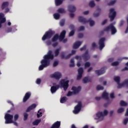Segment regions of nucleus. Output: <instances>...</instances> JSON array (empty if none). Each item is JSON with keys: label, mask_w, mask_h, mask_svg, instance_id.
I'll list each match as a JSON object with an SVG mask.
<instances>
[{"label": "nucleus", "mask_w": 128, "mask_h": 128, "mask_svg": "<svg viewBox=\"0 0 128 128\" xmlns=\"http://www.w3.org/2000/svg\"><path fill=\"white\" fill-rule=\"evenodd\" d=\"M54 56L52 54V50H49L47 54L44 56V59L40 62L41 65L40 66L39 70H42L44 68H48L50 66V60H54Z\"/></svg>", "instance_id": "obj_1"}, {"label": "nucleus", "mask_w": 128, "mask_h": 128, "mask_svg": "<svg viewBox=\"0 0 128 128\" xmlns=\"http://www.w3.org/2000/svg\"><path fill=\"white\" fill-rule=\"evenodd\" d=\"M66 30H63L60 36L58 34H56L54 38H52V42H56V40H58V39L59 38V40L60 42H68V39L64 38V37L66 36Z\"/></svg>", "instance_id": "obj_2"}, {"label": "nucleus", "mask_w": 128, "mask_h": 128, "mask_svg": "<svg viewBox=\"0 0 128 128\" xmlns=\"http://www.w3.org/2000/svg\"><path fill=\"white\" fill-rule=\"evenodd\" d=\"M108 110H104L103 113L102 112H99L96 114V118L95 120H98V122H102L104 120V116H108Z\"/></svg>", "instance_id": "obj_3"}, {"label": "nucleus", "mask_w": 128, "mask_h": 128, "mask_svg": "<svg viewBox=\"0 0 128 128\" xmlns=\"http://www.w3.org/2000/svg\"><path fill=\"white\" fill-rule=\"evenodd\" d=\"M4 118L6 120L5 124H8L13 123L14 126H17L18 123H16V122H14V121H12V118H14V116L10 114H5Z\"/></svg>", "instance_id": "obj_4"}, {"label": "nucleus", "mask_w": 128, "mask_h": 128, "mask_svg": "<svg viewBox=\"0 0 128 128\" xmlns=\"http://www.w3.org/2000/svg\"><path fill=\"white\" fill-rule=\"evenodd\" d=\"M72 92L69 91L66 94L67 96H72L74 94H78V92H80L82 88H80V86H78V88L73 86L72 87Z\"/></svg>", "instance_id": "obj_5"}, {"label": "nucleus", "mask_w": 128, "mask_h": 128, "mask_svg": "<svg viewBox=\"0 0 128 128\" xmlns=\"http://www.w3.org/2000/svg\"><path fill=\"white\" fill-rule=\"evenodd\" d=\"M68 82H70V80L66 79H63L60 82L59 84L66 91L68 90Z\"/></svg>", "instance_id": "obj_6"}, {"label": "nucleus", "mask_w": 128, "mask_h": 128, "mask_svg": "<svg viewBox=\"0 0 128 128\" xmlns=\"http://www.w3.org/2000/svg\"><path fill=\"white\" fill-rule=\"evenodd\" d=\"M104 30L105 32H110V30H111V34H116V27L114 26V24H110L108 26H107Z\"/></svg>", "instance_id": "obj_7"}, {"label": "nucleus", "mask_w": 128, "mask_h": 128, "mask_svg": "<svg viewBox=\"0 0 128 128\" xmlns=\"http://www.w3.org/2000/svg\"><path fill=\"white\" fill-rule=\"evenodd\" d=\"M116 12L114 9L113 8H110V10L109 18L111 22H112V20H114V18H116Z\"/></svg>", "instance_id": "obj_8"}, {"label": "nucleus", "mask_w": 128, "mask_h": 128, "mask_svg": "<svg viewBox=\"0 0 128 128\" xmlns=\"http://www.w3.org/2000/svg\"><path fill=\"white\" fill-rule=\"evenodd\" d=\"M54 32H52V31L46 32L42 38V40H48V38H50L52 36Z\"/></svg>", "instance_id": "obj_9"}, {"label": "nucleus", "mask_w": 128, "mask_h": 128, "mask_svg": "<svg viewBox=\"0 0 128 128\" xmlns=\"http://www.w3.org/2000/svg\"><path fill=\"white\" fill-rule=\"evenodd\" d=\"M82 108V102H78V104L75 106L74 110H73L74 114H77L80 112V109Z\"/></svg>", "instance_id": "obj_10"}, {"label": "nucleus", "mask_w": 128, "mask_h": 128, "mask_svg": "<svg viewBox=\"0 0 128 128\" xmlns=\"http://www.w3.org/2000/svg\"><path fill=\"white\" fill-rule=\"evenodd\" d=\"M50 77L52 78H56V80H60V78H62V73L58 72H55L50 75Z\"/></svg>", "instance_id": "obj_11"}, {"label": "nucleus", "mask_w": 128, "mask_h": 128, "mask_svg": "<svg viewBox=\"0 0 128 128\" xmlns=\"http://www.w3.org/2000/svg\"><path fill=\"white\" fill-rule=\"evenodd\" d=\"M104 40H106L104 38H101L99 40L98 45L100 50H102L104 48Z\"/></svg>", "instance_id": "obj_12"}, {"label": "nucleus", "mask_w": 128, "mask_h": 128, "mask_svg": "<svg viewBox=\"0 0 128 128\" xmlns=\"http://www.w3.org/2000/svg\"><path fill=\"white\" fill-rule=\"evenodd\" d=\"M76 51L74 50H72V54H68V56H64V52H62L61 53V58H70L71 56H72L73 54H76Z\"/></svg>", "instance_id": "obj_13"}, {"label": "nucleus", "mask_w": 128, "mask_h": 128, "mask_svg": "<svg viewBox=\"0 0 128 128\" xmlns=\"http://www.w3.org/2000/svg\"><path fill=\"white\" fill-rule=\"evenodd\" d=\"M106 68L104 67L102 68L100 70H96L95 71V73L98 76H100L102 74H104L106 72Z\"/></svg>", "instance_id": "obj_14"}, {"label": "nucleus", "mask_w": 128, "mask_h": 128, "mask_svg": "<svg viewBox=\"0 0 128 128\" xmlns=\"http://www.w3.org/2000/svg\"><path fill=\"white\" fill-rule=\"evenodd\" d=\"M114 80L118 84V88H122V84H120V77L118 76H116L114 77Z\"/></svg>", "instance_id": "obj_15"}, {"label": "nucleus", "mask_w": 128, "mask_h": 128, "mask_svg": "<svg viewBox=\"0 0 128 128\" xmlns=\"http://www.w3.org/2000/svg\"><path fill=\"white\" fill-rule=\"evenodd\" d=\"M8 2H4L2 4V10H4V8H5V12H8L10 11V9L8 8Z\"/></svg>", "instance_id": "obj_16"}, {"label": "nucleus", "mask_w": 128, "mask_h": 128, "mask_svg": "<svg viewBox=\"0 0 128 128\" xmlns=\"http://www.w3.org/2000/svg\"><path fill=\"white\" fill-rule=\"evenodd\" d=\"M84 72V68H80L78 69V76L77 80H79L82 78V73Z\"/></svg>", "instance_id": "obj_17"}, {"label": "nucleus", "mask_w": 128, "mask_h": 128, "mask_svg": "<svg viewBox=\"0 0 128 128\" xmlns=\"http://www.w3.org/2000/svg\"><path fill=\"white\" fill-rule=\"evenodd\" d=\"M6 18H4V14L0 13V28H2V24L6 22Z\"/></svg>", "instance_id": "obj_18"}, {"label": "nucleus", "mask_w": 128, "mask_h": 128, "mask_svg": "<svg viewBox=\"0 0 128 128\" xmlns=\"http://www.w3.org/2000/svg\"><path fill=\"white\" fill-rule=\"evenodd\" d=\"M78 21L82 24H86V22H88L86 19L82 16H79L78 17Z\"/></svg>", "instance_id": "obj_19"}, {"label": "nucleus", "mask_w": 128, "mask_h": 128, "mask_svg": "<svg viewBox=\"0 0 128 128\" xmlns=\"http://www.w3.org/2000/svg\"><path fill=\"white\" fill-rule=\"evenodd\" d=\"M82 42L80 41L75 42L73 44V48H80V46L82 45Z\"/></svg>", "instance_id": "obj_20"}, {"label": "nucleus", "mask_w": 128, "mask_h": 128, "mask_svg": "<svg viewBox=\"0 0 128 128\" xmlns=\"http://www.w3.org/2000/svg\"><path fill=\"white\" fill-rule=\"evenodd\" d=\"M82 58L84 60H90V56L88 54V51L86 50L85 54L83 55Z\"/></svg>", "instance_id": "obj_21"}, {"label": "nucleus", "mask_w": 128, "mask_h": 128, "mask_svg": "<svg viewBox=\"0 0 128 128\" xmlns=\"http://www.w3.org/2000/svg\"><path fill=\"white\" fill-rule=\"evenodd\" d=\"M32 94L30 92H28L26 94L24 98H23V102H26L30 98Z\"/></svg>", "instance_id": "obj_22"}, {"label": "nucleus", "mask_w": 128, "mask_h": 128, "mask_svg": "<svg viewBox=\"0 0 128 128\" xmlns=\"http://www.w3.org/2000/svg\"><path fill=\"white\" fill-rule=\"evenodd\" d=\"M59 88L60 85H56V86H52L50 89L52 94H54V92H56L58 90Z\"/></svg>", "instance_id": "obj_23"}, {"label": "nucleus", "mask_w": 128, "mask_h": 128, "mask_svg": "<svg viewBox=\"0 0 128 128\" xmlns=\"http://www.w3.org/2000/svg\"><path fill=\"white\" fill-rule=\"evenodd\" d=\"M70 28H72V31L69 33V36H72L74 34V25H70Z\"/></svg>", "instance_id": "obj_24"}, {"label": "nucleus", "mask_w": 128, "mask_h": 128, "mask_svg": "<svg viewBox=\"0 0 128 128\" xmlns=\"http://www.w3.org/2000/svg\"><path fill=\"white\" fill-rule=\"evenodd\" d=\"M68 10L70 12H76V6H74L70 5L68 6Z\"/></svg>", "instance_id": "obj_25"}, {"label": "nucleus", "mask_w": 128, "mask_h": 128, "mask_svg": "<svg viewBox=\"0 0 128 128\" xmlns=\"http://www.w3.org/2000/svg\"><path fill=\"white\" fill-rule=\"evenodd\" d=\"M36 108V104H34L27 108L26 112H30L32 110H34V108Z\"/></svg>", "instance_id": "obj_26"}, {"label": "nucleus", "mask_w": 128, "mask_h": 128, "mask_svg": "<svg viewBox=\"0 0 128 128\" xmlns=\"http://www.w3.org/2000/svg\"><path fill=\"white\" fill-rule=\"evenodd\" d=\"M102 98L105 100H108V93L104 91L102 94Z\"/></svg>", "instance_id": "obj_27"}, {"label": "nucleus", "mask_w": 128, "mask_h": 128, "mask_svg": "<svg viewBox=\"0 0 128 128\" xmlns=\"http://www.w3.org/2000/svg\"><path fill=\"white\" fill-rule=\"evenodd\" d=\"M120 86L121 88H122V86H126V88H128V80H125L124 82L121 84Z\"/></svg>", "instance_id": "obj_28"}, {"label": "nucleus", "mask_w": 128, "mask_h": 128, "mask_svg": "<svg viewBox=\"0 0 128 128\" xmlns=\"http://www.w3.org/2000/svg\"><path fill=\"white\" fill-rule=\"evenodd\" d=\"M96 12H95L94 13L93 16L94 18H97V16H100V9L98 8Z\"/></svg>", "instance_id": "obj_29"}, {"label": "nucleus", "mask_w": 128, "mask_h": 128, "mask_svg": "<svg viewBox=\"0 0 128 128\" xmlns=\"http://www.w3.org/2000/svg\"><path fill=\"white\" fill-rule=\"evenodd\" d=\"M82 82L84 84H88L90 82V78L88 77H85L83 78Z\"/></svg>", "instance_id": "obj_30"}, {"label": "nucleus", "mask_w": 128, "mask_h": 128, "mask_svg": "<svg viewBox=\"0 0 128 128\" xmlns=\"http://www.w3.org/2000/svg\"><path fill=\"white\" fill-rule=\"evenodd\" d=\"M53 16L55 20H60V13H55L53 14Z\"/></svg>", "instance_id": "obj_31"}, {"label": "nucleus", "mask_w": 128, "mask_h": 128, "mask_svg": "<svg viewBox=\"0 0 128 128\" xmlns=\"http://www.w3.org/2000/svg\"><path fill=\"white\" fill-rule=\"evenodd\" d=\"M120 106H128V102L124 100H122L120 102Z\"/></svg>", "instance_id": "obj_32"}, {"label": "nucleus", "mask_w": 128, "mask_h": 128, "mask_svg": "<svg viewBox=\"0 0 128 128\" xmlns=\"http://www.w3.org/2000/svg\"><path fill=\"white\" fill-rule=\"evenodd\" d=\"M42 122V120H36L34 122H33L34 126H38L40 122Z\"/></svg>", "instance_id": "obj_33"}, {"label": "nucleus", "mask_w": 128, "mask_h": 128, "mask_svg": "<svg viewBox=\"0 0 128 128\" xmlns=\"http://www.w3.org/2000/svg\"><path fill=\"white\" fill-rule=\"evenodd\" d=\"M58 14H64L66 11L64 10V9L62 8H60L58 10Z\"/></svg>", "instance_id": "obj_34"}, {"label": "nucleus", "mask_w": 128, "mask_h": 128, "mask_svg": "<svg viewBox=\"0 0 128 128\" xmlns=\"http://www.w3.org/2000/svg\"><path fill=\"white\" fill-rule=\"evenodd\" d=\"M68 98H66V97H63L60 99V102H61V104H64V102H66Z\"/></svg>", "instance_id": "obj_35"}, {"label": "nucleus", "mask_w": 128, "mask_h": 128, "mask_svg": "<svg viewBox=\"0 0 128 128\" xmlns=\"http://www.w3.org/2000/svg\"><path fill=\"white\" fill-rule=\"evenodd\" d=\"M70 66V67L74 66V58L71 59Z\"/></svg>", "instance_id": "obj_36"}, {"label": "nucleus", "mask_w": 128, "mask_h": 128, "mask_svg": "<svg viewBox=\"0 0 128 128\" xmlns=\"http://www.w3.org/2000/svg\"><path fill=\"white\" fill-rule=\"evenodd\" d=\"M60 48L56 49L54 51L55 56H58V54H60Z\"/></svg>", "instance_id": "obj_37"}, {"label": "nucleus", "mask_w": 128, "mask_h": 128, "mask_svg": "<svg viewBox=\"0 0 128 128\" xmlns=\"http://www.w3.org/2000/svg\"><path fill=\"white\" fill-rule=\"evenodd\" d=\"M88 22L90 26H94V21L92 20V19H90Z\"/></svg>", "instance_id": "obj_38"}, {"label": "nucleus", "mask_w": 128, "mask_h": 128, "mask_svg": "<svg viewBox=\"0 0 128 128\" xmlns=\"http://www.w3.org/2000/svg\"><path fill=\"white\" fill-rule=\"evenodd\" d=\"M89 6H90L91 8H94V6H96V4H94V1H90L89 2Z\"/></svg>", "instance_id": "obj_39"}, {"label": "nucleus", "mask_w": 128, "mask_h": 128, "mask_svg": "<svg viewBox=\"0 0 128 128\" xmlns=\"http://www.w3.org/2000/svg\"><path fill=\"white\" fill-rule=\"evenodd\" d=\"M124 112V108H121L118 109V114H122V112Z\"/></svg>", "instance_id": "obj_40"}, {"label": "nucleus", "mask_w": 128, "mask_h": 128, "mask_svg": "<svg viewBox=\"0 0 128 128\" xmlns=\"http://www.w3.org/2000/svg\"><path fill=\"white\" fill-rule=\"evenodd\" d=\"M40 116H42V112H40V110L37 114V118H40Z\"/></svg>", "instance_id": "obj_41"}, {"label": "nucleus", "mask_w": 128, "mask_h": 128, "mask_svg": "<svg viewBox=\"0 0 128 128\" xmlns=\"http://www.w3.org/2000/svg\"><path fill=\"white\" fill-rule=\"evenodd\" d=\"M96 90H104V86L100 85H98L96 87Z\"/></svg>", "instance_id": "obj_42"}, {"label": "nucleus", "mask_w": 128, "mask_h": 128, "mask_svg": "<svg viewBox=\"0 0 128 128\" xmlns=\"http://www.w3.org/2000/svg\"><path fill=\"white\" fill-rule=\"evenodd\" d=\"M90 66V62H86L84 64V68H89Z\"/></svg>", "instance_id": "obj_43"}, {"label": "nucleus", "mask_w": 128, "mask_h": 128, "mask_svg": "<svg viewBox=\"0 0 128 128\" xmlns=\"http://www.w3.org/2000/svg\"><path fill=\"white\" fill-rule=\"evenodd\" d=\"M119 64H120V62H115L112 64V66H118Z\"/></svg>", "instance_id": "obj_44"}, {"label": "nucleus", "mask_w": 128, "mask_h": 128, "mask_svg": "<svg viewBox=\"0 0 128 128\" xmlns=\"http://www.w3.org/2000/svg\"><path fill=\"white\" fill-rule=\"evenodd\" d=\"M6 32H12V28H6Z\"/></svg>", "instance_id": "obj_45"}, {"label": "nucleus", "mask_w": 128, "mask_h": 128, "mask_svg": "<svg viewBox=\"0 0 128 128\" xmlns=\"http://www.w3.org/2000/svg\"><path fill=\"white\" fill-rule=\"evenodd\" d=\"M24 120H28V114H26V113H24Z\"/></svg>", "instance_id": "obj_46"}, {"label": "nucleus", "mask_w": 128, "mask_h": 128, "mask_svg": "<svg viewBox=\"0 0 128 128\" xmlns=\"http://www.w3.org/2000/svg\"><path fill=\"white\" fill-rule=\"evenodd\" d=\"M78 32H82V30H84V26H80L78 29Z\"/></svg>", "instance_id": "obj_47"}, {"label": "nucleus", "mask_w": 128, "mask_h": 128, "mask_svg": "<svg viewBox=\"0 0 128 128\" xmlns=\"http://www.w3.org/2000/svg\"><path fill=\"white\" fill-rule=\"evenodd\" d=\"M60 26H63L64 25V20H62L60 21Z\"/></svg>", "instance_id": "obj_48"}, {"label": "nucleus", "mask_w": 128, "mask_h": 128, "mask_svg": "<svg viewBox=\"0 0 128 128\" xmlns=\"http://www.w3.org/2000/svg\"><path fill=\"white\" fill-rule=\"evenodd\" d=\"M40 82H42V80H40V78H38L36 80V84H40Z\"/></svg>", "instance_id": "obj_49"}, {"label": "nucleus", "mask_w": 128, "mask_h": 128, "mask_svg": "<svg viewBox=\"0 0 128 128\" xmlns=\"http://www.w3.org/2000/svg\"><path fill=\"white\" fill-rule=\"evenodd\" d=\"M75 58L77 60H82V57L80 56H76Z\"/></svg>", "instance_id": "obj_50"}, {"label": "nucleus", "mask_w": 128, "mask_h": 128, "mask_svg": "<svg viewBox=\"0 0 128 128\" xmlns=\"http://www.w3.org/2000/svg\"><path fill=\"white\" fill-rule=\"evenodd\" d=\"M58 64V61H54L53 64L54 66H56Z\"/></svg>", "instance_id": "obj_51"}, {"label": "nucleus", "mask_w": 128, "mask_h": 128, "mask_svg": "<svg viewBox=\"0 0 128 128\" xmlns=\"http://www.w3.org/2000/svg\"><path fill=\"white\" fill-rule=\"evenodd\" d=\"M110 98H114V92H112L110 94Z\"/></svg>", "instance_id": "obj_52"}, {"label": "nucleus", "mask_w": 128, "mask_h": 128, "mask_svg": "<svg viewBox=\"0 0 128 128\" xmlns=\"http://www.w3.org/2000/svg\"><path fill=\"white\" fill-rule=\"evenodd\" d=\"M18 114H16L14 116V120H18Z\"/></svg>", "instance_id": "obj_53"}, {"label": "nucleus", "mask_w": 128, "mask_h": 128, "mask_svg": "<svg viewBox=\"0 0 128 128\" xmlns=\"http://www.w3.org/2000/svg\"><path fill=\"white\" fill-rule=\"evenodd\" d=\"M89 12H90L89 10L84 11L83 12V14H84V16H86V14H88Z\"/></svg>", "instance_id": "obj_54"}, {"label": "nucleus", "mask_w": 128, "mask_h": 128, "mask_svg": "<svg viewBox=\"0 0 128 128\" xmlns=\"http://www.w3.org/2000/svg\"><path fill=\"white\" fill-rule=\"evenodd\" d=\"M86 48V46L85 45L82 48H80V50L82 52V50H84Z\"/></svg>", "instance_id": "obj_55"}, {"label": "nucleus", "mask_w": 128, "mask_h": 128, "mask_svg": "<svg viewBox=\"0 0 128 128\" xmlns=\"http://www.w3.org/2000/svg\"><path fill=\"white\" fill-rule=\"evenodd\" d=\"M116 0H114L112 1L111 2H110V3L109 4H110H110H116Z\"/></svg>", "instance_id": "obj_56"}, {"label": "nucleus", "mask_w": 128, "mask_h": 128, "mask_svg": "<svg viewBox=\"0 0 128 128\" xmlns=\"http://www.w3.org/2000/svg\"><path fill=\"white\" fill-rule=\"evenodd\" d=\"M96 47V44L95 42H93L92 44V48H94Z\"/></svg>", "instance_id": "obj_57"}, {"label": "nucleus", "mask_w": 128, "mask_h": 128, "mask_svg": "<svg viewBox=\"0 0 128 128\" xmlns=\"http://www.w3.org/2000/svg\"><path fill=\"white\" fill-rule=\"evenodd\" d=\"M128 60V57H124L123 58H121L120 59H118V60Z\"/></svg>", "instance_id": "obj_58"}, {"label": "nucleus", "mask_w": 128, "mask_h": 128, "mask_svg": "<svg viewBox=\"0 0 128 128\" xmlns=\"http://www.w3.org/2000/svg\"><path fill=\"white\" fill-rule=\"evenodd\" d=\"M108 22V20H104L102 22V24L104 25L106 24V22Z\"/></svg>", "instance_id": "obj_59"}, {"label": "nucleus", "mask_w": 128, "mask_h": 128, "mask_svg": "<svg viewBox=\"0 0 128 128\" xmlns=\"http://www.w3.org/2000/svg\"><path fill=\"white\" fill-rule=\"evenodd\" d=\"M82 36H84V34H78V38H82Z\"/></svg>", "instance_id": "obj_60"}, {"label": "nucleus", "mask_w": 128, "mask_h": 128, "mask_svg": "<svg viewBox=\"0 0 128 128\" xmlns=\"http://www.w3.org/2000/svg\"><path fill=\"white\" fill-rule=\"evenodd\" d=\"M95 100H100V97L96 96L95 98Z\"/></svg>", "instance_id": "obj_61"}, {"label": "nucleus", "mask_w": 128, "mask_h": 128, "mask_svg": "<svg viewBox=\"0 0 128 128\" xmlns=\"http://www.w3.org/2000/svg\"><path fill=\"white\" fill-rule=\"evenodd\" d=\"M70 18H74V14L73 13H70Z\"/></svg>", "instance_id": "obj_62"}, {"label": "nucleus", "mask_w": 128, "mask_h": 128, "mask_svg": "<svg viewBox=\"0 0 128 128\" xmlns=\"http://www.w3.org/2000/svg\"><path fill=\"white\" fill-rule=\"evenodd\" d=\"M114 60L113 58H110L108 60V61L110 62H112Z\"/></svg>", "instance_id": "obj_63"}, {"label": "nucleus", "mask_w": 128, "mask_h": 128, "mask_svg": "<svg viewBox=\"0 0 128 128\" xmlns=\"http://www.w3.org/2000/svg\"><path fill=\"white\" fill-rule=\"evenodd\" d=\"M77 66L80 67V62H78L76 64Z\"/></svg>", "instance_id": "obj_64"}]
</instances>
